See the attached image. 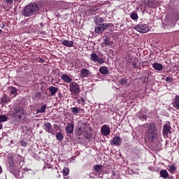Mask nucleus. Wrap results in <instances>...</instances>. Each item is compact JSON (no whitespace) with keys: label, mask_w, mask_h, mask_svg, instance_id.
Segmentation results:
<instances>
[{"label":"nucleus","mask_w":179,"mask_h":179,"mask_svg":"<svg viewBox=\"0 0 179 179\" xmlns=\"http://www.w3.org/2000/svg\"><path fill=\"white\" fill-rule=\"evenodd\" d=\"M38 4L36 2L29 3L27 6H24L22 10V14L24 17H30V16H33L35 13L38 10Z\"/></svg>","instance_id":"nucleus-1"},{"label":"nucleus","mask_w":179,"mask_h":179,"mask_svg":"<svg viewBox=\"0 0 179 179\" xmlns=\"http://www.w3.org/2000/svg\"><path fill=\"white\" fill-rule=\"evenodd\" d=\"M146 135L150 142H155V140L157 139V128H156V123L152 122L148 125Z\"/></svg>","instance_id":"nucleus-2"},{"label":"nucleus","mask_w":179,"mask_h":179,"mask_svg":"<svg viewBox=\"0 0 179 179\" xmlns=\"http://www.w3.org/2000/svg\"><path fill=\"white\" fill-rule=\"evenodd\" d=\"M24 115V110L22 108H17L14 109L12 116L16 118L17 121L22 120V117Z\"/></svg>","instance_id":"nucleus-3"},{"label":"nucleus","mask_w":179,"mask_h":179,"mask_svg":"<svg viewBox=\"0 0 179 179\" xmlns=\"http://www.w3.org/2000/svg\"><path fill=\"white\" fill-rule=\"evenodd\" d=\"M162 134L164 138H169V134H171V124L170 122L165 123L163 126Z\"/></svg>","instance_id":"nucleus-4"},{"label":"nucleus","mask_w":179,"mask_h":179,"mask_svg":"<svg viewBox=\"0 0 179 179\" xmlns=\"http://www.w3.org/2000/svg\"><path fill=\"white\" fill-rule=\"evenodd\" d=\"M69 90L73 94H79L80 93V87L78 83L73 82L69 85Z\"/></svg>","instance_id":"nucleus-5"},{"label":"nucleus","mask_w":179,"mask_h":179,"mask_svg":"<svg viewBox=\"0 0 179 179\" xmlns=\"http://www.w3.org/2000/svg\"><path fill=\"white\" fill-rule=\"evenodd\" d=\"M110 27V24L107 23H102L98 25V27H95L94 31L97 34H100V33H103L106 29Z\"/></svg>","instance_id":"nucleus-6"},{"label":"nucleus","mask_w":179,"mask_h":179,"mask_svg":"<svg viewBox=\"0 0 179 179\" xmlns=\"http://www.w3.org/2000/svg\"><path fill=\"white\" fill-rule=\"evenodd\" d=\"M134 29L139 33H148L149 31V26L146 24H140L134 27Z\"/></svg>","instance_id":"nucleus-7"},{"label":"nucleus","mask_w":179,"mask_h":179,"mask_svg":"<svg viewBox=\"0 0 179 179\" xmlns=\"http://www.w3.org/2000/svg\"><path fill=\"white\" fill-rule=\"evenodd\" d=\"M90 59L92 61V62H98V64H100V65L104 64V59L99 58L96 53L91 54Z\"/></svg>","instance_id":"nucleus-8"},{"label":"nucleus","mask_w":179,"mask_h":179,"mask_svg":"<svg viewBox=\"0 0 179 179\" xmlns=\"http://www.w3.org/2000/svg\"><path fill=\"white\" fill-rule=\"evenodd\" d=\"M80 73V78H82V79H85V78H89L92 75V72H90V71L87 69H81Z\"/></svg>","instance_id":"nucleus-9"},{"label":"nucleus","mask_w":179,"mask_h":179,"mask_svg":"<svg viewBox=\"0 0 179 179\" xmlns=\"http://www.w3.org/2000/svg\"><path fill=\"white\" fill-rule=\"evenodd\" d=\"M101 132L104 136H107V135H110L111 131L107 124H103L101 128Z\"/></svg>","instance_id":"nucleus-10"},{"label":"nucleus","mask_w":179,"mask_h":179,"mask_svg":"<svg viewBox=\"0 0 179 179\" xmlns=\"http://www.w3.org/2000/svg\"><path fill=\"white\" fill-rule=\"evenodd\" d=\"M45 130L46 132H48V134H52V135H54V130L52 129V125L50 122H46L44 124Z\"/></svg>","instance_id":"nucleus-11"},{"label":"nucleus","mask_w":179,"mask_h":179,"mask_svg":"<svg viewBox=\"0 0 179 179\" xmlns=\"http://www.w3.org/2000/svg\"><path fill=\"white\" fill-rule=\"evenodd\" d=\"M94 22L99 26L101 23H104V19L99 15H96L94 17Z\"/></svg>","instance_id":"nucleus-12"},{"label":"nucleus","mask_w":179,"mask_h":179,"mask_svg":"<svg viewBox=\"0 0 179 179\" xmlns=\"http://www.w3.org/2000/svg\"><path fill=\"white\" fill-rule=\"evenodd\" d=\"M172 104L174 108L179 110V95H176Z\"/></svg>","instance_id":"nucleus-13"},{"label":"nucleus","mask_w":179,"mask_h":179,"mask_svg":"<svg viewBox=\"0 0 179 179\" xmlns=\"http://www.w3.org/2000/svg\"><path fill=\"white\" fill-rule=\"evenodd\" d=\"M73 128H75L73 124L69 123L66 127V132H67V134H73Z\"/></svg>","instance_id":"nucleus-14"},{"label":"nucleus","mask_w":179,"mask_h":179,"mask_svg":"<svg viewBox=\"0 0 179 179\" xmlns=\"http://www.w3.org/2000/svg\"><path fill=\"white\" fill-rule=\"evenodd\" d=\"M61 79H62L65 83H71V82H72V78H71V77L66 74H63L61 76Z\"/></svg>","instance_id":"nucleus-15"},{"label":"nucleus","mask_w":179,"mask_h":179,"mask_svg":"<svg viewBox=\"0 0 179 179\" xmlns=\"http://www.w3.org/2000/svg\"><path fill=\"white\" fill-rule=\"evenodd\" d=\"M99 72L101 75H108V68L106 66H101L99 68Z\"/></svg>","instance_id":"nucleus-16"},{"label":"nucleus","mask_w":179,"mask_h":179,"mask_svg":"<svg viewBox=\"0 0 179 179\" xmlns=\"http://www.w3.org/2000/svg\"><path fill=\"white\" fill-rule=\"evenodd\" d=\"M168 171H169V173L171 174H174L176 173V171H177V166H176V165H174V164L169 165L168 166Z\"/></svg>","instance_id":"nucleus-17"},{"label":"nucleus","mask_w":179,"mask_h":179,"mask_svg":"<svg viewBox=\"0 0 179 179\" xmlns=\"http://www.w3.org/2000/svg\"><path fill=\"white\" fill-rule=\"evenodd\" d=\"M152 68H154L155 71H162L163 65L160 63H155L152 64Z\"/></svg>","instance_id":"nucleus-18"},{"label":"nucleus","mask_w":179,"mask_h":179,"mask_svg":"<svg viewBox=\"0 0 179 179\" xmlns=\"http://www.w3.org/2000/svg\"><path fill=\"white\" fill-rule=\"evenodd\" d=\"M1 100L3 104H7V103H9V101H10V98H9L8 95L3 94L1 96Z\"/></svg>","instance_id":"nucleus-19"},{"label":"nucleus","mask_w":179,"mask_h":179,"mask_svg":"<svg viewBox=\"0 0 179 179\" xmlns=\"http://www.w3.org/2000/svg\"><path fill=\"white\" fill-rule=\"evenodd\" d=\"M137 117L141 120V121H143V120L148 119V115H145L142 111H140L137 113Z\"/></svg>","instance_id":"nucleus-20"},{"label":"nucleus","mask_w":179,"mask_h":179,"mask_svg":"<svg viewBox=\"0 0 179 179\" xmlns=\"http://www.w3.org/2000/svg\"><path fill=\"white\" fill-rule=\"evenodd\" d=\"M49 92L51 96H55V94L58 92V87H49Z\"/></svg>","instance_id":"nucleus-21"},{"label":"nucleus","mask_w":179,"mask_h":179,"mask_svg":"<svg viewBox=\"0 0 179 179\" xmlns=\"http://www.w3.org/2000/svg\"><path fill=\"white\" fill-rule=\"evenodd\" d=\"M159 175L162 178H169V172H167V170H161Z\"/></svg>","instance_id":"nucleus-22"},{"label":"nucleus","mask_w":179,"mask_h":179,"mask_svg":"<svg viewBox=\"0 0 179 179\" xmlns=\"http://www.w3.org/2000/svg\"><path fill=\"white\" fill-rule=\"evenodd\" d=\"M63 45H65V47H73V41H66L64 40L62 41Z\"/></svg>","instance_id":"nucleus-23"},{"label":"nucleus","mask_w":179,"mask_h":179,"mask_svg":"<svg viewBox=\"0 0 179 179\" xmlns=\"http://www.w3.org/2000/svg\"><path fill=\"white\" fill-rule=\"evenodd\" d=\"M120 142H121V138H120V136H115L112 141V143H113L116 146H118Z\"/></svg>","instance_id":"nucleus-24"},{"label":"nucleus","mask_w":179,"mask_h":179,"mask_svg":"<svg viewBox=\"0 0 179 179\" xmlns=\"http://www.w3.org/2000/svg\"><path fill=\"white\" fill-rule=\"evenodd\" d=\"M47 108V105H43L40 109H38L36 110V114H38V113H45V110Z\"/></svg>","instance_id":"nucleus-25"},{"label":"nucleus","mask_w":179,"mask_h":179,"mask_svg":"<svg viewBox=\"0 0 179 179\" xmlns=\"http://www.w3.org/2000/svg\"><path fill=\"white\" fill-rule=\"evenodd\" d=\"M156 0H149L148 1V6H149V8H153L154 6H156Z\"/></svg>","instance_id":"nucleus-26"},{"label":"nucleus","mask_w":179,"mask_h":179,"mask_svg":"<svg viewBox=\"0 0 179 179\" xmlns=\"http://www.w3.org/2000/svg\"><path fill=\"white\" fill-rule=\"evenodd\" d=\"M56 138L57 139V141H59V142H61V141H62V139H64V134L62 132L57 133Z\"/></svg>","instance_id":"nucleus-27"},{"label":"nucleus","mask_w":179,"mask_h":179,"mask_svg":"<svg viewBox=\"0 0 179 179\" xmlns=\"http://www.w3.org/2000/svg\"><path fill=\"white\" fill-rule=\"evenodd\" d=\"M9 89L11 90V94H13L14 96H17V89L15 87H9Z\"/></svg>","instance_id":"nucleus-28"},{"label":"nucleus","mask_w":179,"mask_h":179,"mask_svg":"<svg viewBox=\"0 0 179 179\" xmlns=\"http://www.w3.org/2000/svg\"><path fill=\"white\" fill-rule=\"evenodd\" d=\"M77 103L78 104H82L83 106H85V104H86V101L85 100V98L80 97L77 100Z\"/></svg>","instance_id":"nucleus-29"},{"label":"nucleus","mask_w":179,"mask_h":179,"mask_svg":"<svg viewBox=\"0 0 179 179\" xmlns=\"http://www.w3.org/2000/svg\"><path fill=\"white\" fill-rule=\"evenodd\" d=\"M102 45L103 47H107V45H110V39H108V38H106L102 43Z\"/></svg>","instance_id":"nucleus-30"},{"label":"nucleus","mask_w":179,"mask_h":179,"mask_svg":"<svg viewBox=\"0 0 179 179\" xmlns=\"http://www.w3.org/2000/svg\"><path fill=\"white\" fill-rule=\"evenodd\" d=\"M131 18L133 20H136L138 19V13H136L135 11L132 12L131 14Z\"/></svg>","instance_id":"nucleus-31"},{"label":"nucleus","mask_w":179,"mask_h":179,"mask_svg":"<svg viewBox=\"0 0 179 179\" xmlns=\"http://www.w3.org/2000/svg\"><path fill=\"white\" fill-rule=\"evenodd\" d=\"M62 173H63V176H68V174H69V168L64 167L62 171Z\"/></svg>","instance_id":"nucleus-32"},{"label":"nucleus","mask_w":179,"mask_h":179,"mask_svg":"<svg viewBox=\"0 0 179 179\" xmlns=\"http://www.w3.org/2000/svg\"><path fill=\"white\" fill-rule=\"evenodd\" d=\"M71 111L75 115L79 113V109L76 107H73L71 108Z\"/></svg>","instance_id":"nucleus-33"},{"label":"nucleus","mask_w":179,"mask_h":179,"mask_svg":"<svg viewBox=\"0 0 179 179\" xmlns=\"http://www.w3.org/2000/svg\"><path fill=\"white\" fill-rule=\"evenodd\" d=\"M8 164H9L10 167L15 166V162H13V159H12V157L8 158Z\"/></svg>","instance_id":"nucleus-34"},{"label":"nucleus","mask_w":179,"mask_h":179,"mask_svg":"<svg viewBox=\"0 0 179 179\" xmlns=\"http://www.w3.org/2000/svg\"><path fill=\"white\" fill-rule=\"evenodd\" d=\"M94 171H96V173H100V171H101V165H96L94 166Z\"/></svg>","instance_id":"nucleus-35"},{"label":"nucleus","mask_w":179,"mask_h":179,"mask_svg":"<svg viewBox=\"0 0 179 179\" xmlns=\"http://www.w3.org/2000/svg\"><path fill=\"white\" fill-rule=\"evenodd\" d=\"M8 121V117L6 115H0V122H6Z\"/></svg>","instance_id":"nucleus-36"},{"label":"nucleus","mask_w":179,"mask_h":179,"mask_svg":"<svg viewBox=\"0 0 179 179\" xmlns=\"http://www.w3.org/2000/svg\"><path fill=\"white\" fill-rule=\"evenodd\" d=\"M80 127L83 129L84 132H87V124L83 123V124H81Z\"/></svg>","instance_id":"nucleus-37"},{"label":"nucleus","mask_w":179,"mask_h":179,"mask_svg":"<svg viewBox=\"0 0 179 179\" xmlns=\"http://www.w3.org/2000/svg\"><path fill=\"white\" fill-rule=\"evenodd\" d=\"M127 82H128V80H127L126 78H122V79L119 81V83H120V85H126Z\"/></svg>","instance_id":"nucleus-38"},{"label":"nucleus","mask_w":179,"mask_h":179,"mask_svg":"<svg viewBox=\"0 0 179 179\" xmlns=\"http://www.w3.org/2000/svg\"><path fill=\"white\" fill-rule=\"evenodd\" d=\"M84 132L85 131H83V129L81 126L77 130V134H78L79 136L82 135V134H83Z\"/></svg>","instance_id":"nucleus-39"},{"label":"nucleus","mask_w":179,"mask_h":179,"mask_svg":"<svg viewBox=\"0 0 179 179\" xmlns=\"http://www.w3.org/2000/svg\"><path fill=\"white\" fill-rule=\"evenodd\" d=\"M166 82H169V83H171V82H173V78H171V77H166Z\"/></svg>","instance_id":"nucleus-40"},{"label":"nucleus","mask_w":179,"mask_h":179,"mask_svg":"<svg viewBox=\"0 0 179 179\" xmlns=\"http://www.w3.org/2000/svg\"><path fill=\"white\" fill-rule=\"evenodd\" d=\"M84 138H85V139H90V138H91L90 134L85 133L84 135Z\"/></svg>","instance_id":"nucleus-41"},{"label":"nucleus","mask_w":179,"mask_h":179,"mask_svg":"<svg viewBox=\"0 0 179 179\" xmlns=\"http://www.w3.org/2000/svg\"><path fill=\"white\" fill-rule=\"evenodd\" d=\"M5 1L7 5H12L13 3V0H5Z\"/></svg>","instance_id":"nucleus-42"},{"label":"nucleus","mask_w":179,"mask_h":179,"mask_svg":"<svg viewBox=\"0 0 179 179\" xmlns=\"http://www.w3.org/2000/svg\"><path fill=\"white\" fill-rule=\"evenodd\" d=\"M21 146H23L24 148H26L27 143L24 141H20Z\"/></svg>","instance_id":"nucleus-43"},{"label":"nucleus","mask_w":179,"mask_h":179,"mask_svg":"<svg viewBox=\"0 0 179 179\" xmlns=\"http://www.w3.org/2000/svg\"><path fill=\"white\" fill-rule=\"evenodd\" d=\"M54 128L56 131H58V129H59V126H58V124H54Z\"/></svg>","instance_id":"nucleus-44"},{"label":"nucleus","mask_w":179,"mask_h":179,"mask_svg":"<svg viewBox=\"0 0 179 179\" xmlns=\"http://www.w3.org/2000/svg\"><path fill=\"white\" fill-rule=\"evenodd\" d=\"M132 66H133L134 69L138 68V66L136 65V63H135V62L133 63Z\"/></svg>","instance_id":"nucleus-45"},{"label":"nucleus","mask_w":179,"mask_h":179,"mask_svg":"<svg viewBox=\"0 0 179 179\" xmlns=\"http://www.w3.org/2000/svg\"><path fill=\"white\" fill-rule=\"evenodd\" d=\"M23 0H14V2H17L18 3H20L21 1Z\"/></svg>","instance_id":"nucleus-46"},{"label":"nucleus","mask_w":179,"mask_h":179,"mask_svg":"<svg viewBox=\"0 0 179 179\" xmlns=\"http://www.w3.org/2000/svg\"><path fill=\"white\" fill-rule=\"evenodd\" d=\"M2 173V167L0 166V174Z\"/></svg>","instance_id":"nucleus-47"},{"label":"nucleus","mask_w":179,"mask_h":179,"mask_svg":"<svg viewBox=\"0 0 179 179\" xmlns=\"http://www.w3.org/2000/svg\"><path fill=\"white\" fill-rule=\"evenodd\" d=\"M0 129H2V124L0 123Z\"/></svg>","instance_id":"nucleus-48"},{"label":"nucleus","mask_w":179,"mask_h":179,"mask_svg":"<svg viewBox=\"0 0 179 179\" xmlns=\"http://www.w3.org/2000/svg\"><path fill=\"white\" fill-rule=\"evenodd\" d=\"M0 34H2V29H0Z\"/></svg>","instance_id":"nucleus-49"},{"label":"nucleus","mask_w":179,"mask_h":179,"mask_svg":"<svg viewBox=\"0 0 179 179\" xmlns=\"http://www.w3.org/2000/svg\"><path fill=\"white\" fill-rule=\"evenodd\" d=\"M45 169H47V167L44 166V167L43 168V170H45Z\"/></svg>","instance_id":"nucleus-50"},{"label":"nucleus","mask_w":179,"mask_h":179,"mask_svg":"<svg viewBox=\"0 0 179 179\" xmlns=\"http://www.w3.org/2000/svg\"><path fill=\"white\" fill-rule=\"evenodd\" d=\"M57 177V178H59V177H61V175H58Z\"/></svg>","instance_id":"nucleus-51"},{"label":"nucleus","mask_w":179,"mask_h":179,"mask_svg":"<svg viewBox=\"0 0 179 179\" xmlns=\"http://www.w3.org/2000/svg\"><path fill=\"white\" fill-rule=\"evenodd\" d=\"M82 109L81 108H80V109H78V111H80Z\"/></svg>","instance_id":"nucleus-52"},{"label":"nucleus","mask_w":179,"mask_h":179,"mask_svg":"<svg viewBox=\"0 0 179 179\" xmlns=\"http://www.w3.org/2000/svg\"><path fill=\"white\" fill-rule=\"evenodd\" d=\"M48 169H51V166H48Z\"/></svg>","instance_id":"nucleus-53"},{"label":"nucleus","mask_w":179,"mask_h":179,"mask_svg":"<svg viewBox=\"0 0 179 179\" xmlns=\"http://www.w3.org/2000/svg\"><path fill=\"white\" fill-rule=\"evenodd\" d=\"M146 125H149V124L147 123Z\"/></svg>","instance_id":"nucleus-54"}]
</instances>
